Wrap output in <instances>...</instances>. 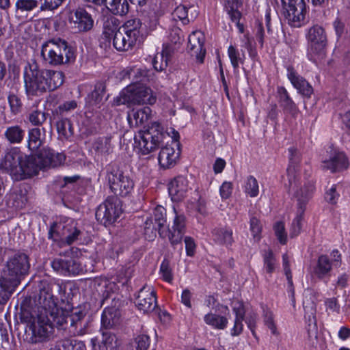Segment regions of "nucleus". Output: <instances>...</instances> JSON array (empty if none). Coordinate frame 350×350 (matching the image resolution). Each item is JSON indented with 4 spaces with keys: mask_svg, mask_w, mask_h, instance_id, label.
<instances>
[{
    "mask_svg": "<svg viewBox=\"0 0 350 350\" xmlns=\"http://www.w3.org/2000/svg\"><path fill=\"white\" fill-rule=\"evenodd\" d=\"M306 39L308 43V57L310 61L317 64L325 56L327 41L325 31L321 26L315 25L308 29Z\"/></svg>",
    "mask_w": 350,
    "mask_h": 350,
    "instance_id": "nucleus-8",
    "label": "nucleus"
},
{
    "mask_svg": "<svg viewBox=\"0 0 350 350\" xmlns=\"http://www.w3.org/2000/svg\"><path fill=\"white\" fill-rule=\"evenodd\" d=\"M47 297V299L52 301L53 306H48L47 305L44 307V313L47 314L51 319L52 322V327L54 325L57 327L63 328L65 325L68 323V319L69 318V314L68 311L64 310L62 308H59L57 306L56 299H55L53 293L52 288L50 285L44 286L40 291L39 297L37 301H41L42 298Z\"/></svg>",
    "mask_w": 350,
    "mask_h": 350,
    "instance_id": "nucleus-11",
    "label": "nucleus"
},
{
    "mask_svg": "<svg viewBox=\"0 0 350 350\" xmlns=\"http://www.w3.org/2000/svg\"><path fill=\"white\" fill-rule=\"evenodd\" d=\"M8 99L11 113L14 115H16L20 113L22 107V103L20 98L18 96L12 94L8 96Z\"/></svg>",
    "mask_w": 350,
    "mask_h": 350,
    "instance_id": "nucleus-55",
    "label": "nucleus"
},
{
    "mask_svg": "<svg viewBox=\"0 0 350 350\" xmlns=\"http://www.w3.org/2000/svg\"><path fill=\"white\" fill-rule=\"evenodd\" d=\"M142 24L139 19L133 18L128 20L122 27L128 35L137 42H139L142 37Z\"/></svg>",
    "mask_w": 350,
    "mask_h": 350,
    "instance_id": "nucleus-36",
    "label": "nucleus"
},
{
    "mask_svg": "<svg viewBox=\"0 0 350 350\" xmlns=\"http://www.w3.org/2000/svg\"><path fill=\"white\" fill-rule=\"evenodd\" d=\"M157 100L150 88L142 83H131L124 88L118 96L113 98L116 105H153Z\"/></svg>",
    "mask_w": 350,
    "mask_h": 350,
    "instance_id": "nucleus-6",
    "label": "nucleus"
},
{
    "mask_svg": "<svg viewBox=\"0 0 350 350\" xmlns=\"http://www.w3.org/2000/svg\"><path fill=\"white\" fill-rule=\"evenodd\" d=\"M303 306L306 310H314V301L312 298V291L307 289L304 291Z\"/></svg>",
    "mask_w": 350,
    "mask_h": 350,
    "instance_id": "nucleus-62",
    "label": "nucleus"
},
{
    "mask_svg": "<svg viewBox=\"0 0 350 350\" xmlns=\"http://www.w3.org/2000/svg\"><path fill=\"white\" fill-rule=\"evenodd\" d=\"M228 56L234 71H238L239 64H243L245 59L244 52L241 53L235 46L230 45L228 48Z\"/></svg>",
    "mask_w": 350,
    "mask_h": 350,
    "instance_id": "nucleus-44",
    "label": "nucleus"
},
{
    "mask_svg": "<svg viewBox=\"0 0 350 350\" xmlns=\"http://www.w3.org/2000/svg\"><path fill=\"white\" fill-rule=\"evenodd\" d=\"M175 217L173 224L167 231L168 239L171 244L174 245L180 243L183 235L186 232V218L183 214H179L174 208Z\"/></svg>",
    "mask_w": 350,
    "mask_h": 350,
    "instance_id": "nucleus-22",
    "label": "nucleus"
},
{
    "mask_svg": "<svg viewBox=\"0 0 350 350\" xmlns=\"http://www.w3.org/2000/svg\"><path fill=\"white\" fill-rule=\"evenodd\" d=\"M165 215V210L163 206L157 207L154 211V220L159 226V234L162 237L165 236V232L161 228L166 221Z\"/></svg>",
    "mask_w": 350,
    "mask_h": 350,
    "instance_id": "nucleus-52",
    "label": "nucleus"
},
{
    "mask_svg": "<svg viewBox=\"0 0 350 350\" xmlns=\"http://www.w3.org/2000/svg\"><path fill=\"white\" fill-rule=\"evenodd\" d=\"M288 79L299 94L305 97L310 98L313 93L312 85L301 76H300L292 66L287 67Z\"/></svg>",
    "mask_w": 350,
    "mask_h": 350,
    "instance_id": "nucleus-23",
    "label": "nucleus"
},
{
    "mask_svg": "<svg viewBox=\"0 0 350 350\" xmlns=\"http://www.w3.org/2000/svg\"><path fill=\"white\" fill-rule=\"evenodd\" d=\"M68 23L75 32H85L94 25L91 15L84 9L79 8L70 13Z\"/></svg>",
    "mask_w": 350,
    "mask_h": 350,
    "instance_id": "nucleus-15",
    "label": "nucleus"
},
{
    "mask_svg": "<svg viewBox=\"0 0 350 350\" xmlns=\"http://www.w3.org/2000/svg\"><path fill=\"white\" fill-rule=\"evenodd\" d=\"M57 131L62 140L68 139L73 134L72 124L68 119H62L57 122Z\"/></svg>",
    "mask_w": 350,
    "mask_h": 350,
    "instance_id": "nucleus-47",
    "label": "nucleus"
},
{
    "mask_svg": "<svg viewBox=\"0 0 350 350\" xmlns=\"http://www.w3.org/2000/svg\"><path fill=\"white\" fill-rule=\"evenodd\" d=\"M105 91V85L103 82L96 83L94 90L86 98V107L90 111L100 107Z\"/></svg>",
    "mask_w": 350,
    "mask_h": 350,
    "instance_id": "nucleus-28",
    "label": "nucleus"
},
{
    "mask_svg": "<svg viewBox=\"0 0 350 350\" xmlns=\"http://www.w3.org/2000/svg\"><path fill=\"white\" fill-rule=\"evenodd\" d=\"M151 109L148 107L133 109L127 113V121L131 127H137L146 123L150 117Z\"/></svg>",
    "mask_w": 350,
    "mask_h": 350,
    "instance_id": "nucleus-29",
    "label": "nucleus"
},
{
    "mask_svg": "<svg viewBox=\"0 0 350 350\" xmlns=\"http://www.w3.org/2000/svg\"><path fill=\"white\" fill-rule=\"evenodd\" d=\"M250 230L254 239L258 241L260 238L262 225L256 217H251L250 221Z\"/></svg>",
    "mask_w": 350,
    "mask_h": 350,
    "instance_id": "nucleus-54",
    "label": "nucleus"
},
{
    "mask_svg": "<svg viewBox=\"0 0 350 350\" xmlns=\"http://www.w3.org/2000/svg\"><path fill=\"white\" fill-rule=\"evenodd\" d=\"M135 304L143 313L152 312L157 307L156 292L151 286H144L138 292Z\"/></svg>",
    "mask_w": 350,
    "mask_h": 350,
    "instance_id": "nucleus-17",
    "label": "nucleus"
},
{
    "mask_svg": "<svg viewBox=\"0 0 350 350\" xmlns=\"http://www.w3.org/2000/svg\"><path fill=\"white\" fill-rule=\"evenodd\" d=\"M137 42L123 30L118 31L113 38L114 48L120 52L131 50Z\"/></svg>",
    "mask_w": 350,
    "mask_h": 350,
    "instance_id": "nucleus-31",
    "label": "nucleus"
},
{
    "mask_svg": "<svg viewBox=\"0 0 350 350\" xmlns=\"http://www.w3.org/2000/svg\"><path fill=\"white\" fill-rule=\"evenodd\" d=\"M25 92L27 96H40L46 92V85L44 70L36 63H28L23 70Z\"/></svg>",
    "mask_w": 350,
    "mask_h": 350,
    "instance_id": "nucleus-9",
    "label": "nucleus"
},
{
    "mask_svg": "<svg viewBox=\"0 0 350 350\" xmlns=\"http://www.w3.org/2000/svg\"><path fill=\"white\" fill-rule=\"evenodd\" d=\"M262 257L264 269L267 273H272L276 267V260L273 252L271 250L265 251Z\"/></svg>",
    "mask_w": 350,
    "mask_h": 350,
    "instance_id": "nucleus-50",
    "label": "nucleus"
},
{
    "mask_svg": "<svg viewBox=\"0 0 350 350\" xmlns=\"http://www.w3.org/2000/svg\"><path fill=\"white\" fill-rule=\"evenodd\" d=\"M129 79L133 81V83H142L152 80V71L144 67L134 66L127 68L125 71Z\"/></svg>",
    "mask_w": 350,
    "mask_h": 350,
    "instance_id": "nucleus-33",
    "label": "nucleus"
},
{
    "mask_svg": "<svg viewBox=\"0 0 350 350\" xmlns=\"http://www.w3.org/2000/svg\"><path fill=\"white\" fill-rule=\"evenodd\" d=\"M88 311L86 305L79 306L73 308L69 314L71 326L75 327L76 329L82 327V320L85 317Z\"/></svg>",
    "mask_w": 350,
    "mask_h": 350,
    "instance_id": "nucleus-41",
    "label": "nucleus"
},
{
    "mask_svg": "<svg viewBox=\"0 0 350 350\" xmlns=\"http://www.w3.org/2000/svg\"><path fill=\"white\" fill-rule=\"evenodd\" d=\"M163 127L153 122L144 131H139L134 137L135 150L139 155H148L155 151L163 141Z\"/></svg>",
    "mask_w": 350,
    "mask_h": 350,
    "instance_id": "nucleus-5",
    "label": "nucleus"
},
{
    "mask_svg": "<svg viewBox=\"0 0 350 350\" xmlns=\"http://www.w3.org/2000/svg\"><path fill=\"white\" fill-rule=\"evenodd\" d=\"M150 337L146 334L137 336L135 339L136 350H147L150 346Z\"/></svg>",
    "mask_w": 350,
    "mask_h": 350,
    "instance_id": "nucleus-58",
    "label": "nucleus"
},
{
    "mask_svg": "<svg viewBox=\"0 0 350 350\" xmlns=\"http://www.w3.org/2000/svg\"><path fill=\"white\" fill-rule=\"evenodd\" d=\"M93 148L98 154L105 155L109 154L113 150L110 137H101L97 139L93 145Z\"/></svg>",
    "mask_w": 350,
    "mask_h": 350,
    "instance_id": "nucleus-45",
    "label": "nucleus"
},
{
    "mask_svg": "<svg viewBox=\"0 0 350 350\" xmlns=\"http://www.w3.org/2000/svg\"><path fill=\"white\" fill-rule=\"evenodd\" d=\"M204 323L215 329H225L228 324V319L216 313L208 312L204 316Z\"/></svg>",
    "mask_w": 350,
    "mask_h": 350,
    "instance_id": "nucleus-37",
    "label": "nucleus"
},
{
    "mask_svg": "<svg viewBox=\"0 0 350 350\" xmlns=\"http://www.w3.org/2000/svg\"><path fill=\"white\" fill-rule=\"evenodd\" d=\"M50 350H86V347L82 341L66 340L58 342Z\"/></svg>",
    "mask_w": 350,
    "mask_h": 350,
    "instance_id": "nucleus-43",
    "label": "nucleus"
},
{
    "mask_svg": "<svg viewBox=\"0 0 350 350\" xmlns=\"http://www.w3.org/2000/svg\"><path fill=\"white\" fill-rule=\"evenodd\" d=\"M224 10L229 16L232 21H238L241 17L239 10L242 5L241 0H224Z\"/></svg>",
    "mask_w": 350,
    "mask_h": 350,
    "instance_id": "nucleus-40",
    "label": "nucleus"
},
{
    "mask_svg": "<svg viewBox=\"0 0 350 350\" xmlns=\"http://www.w3.org/2000/svg\"><path fill=\"white\" fill-rule=\"evenodd\" d=\"M275 234L281 244H285L287 241V234L285 230L284 224L278 221L273 226Z\"/></svg>",
    "mask_w": 350,
    "mask_h": 350,
    "instance_id": "nucleus-56",
    "label": "nucleus"
},
{
    "mask_svg": "<svg viewBox=\"0 0 350 350\" xmlns=\"http://www.w3.org/2000/svg\"><path fill=\"white\" fill-rule=\"evenodd\" d=\"M172 16L175 21H180L183 24H187L189 22L188 10L184 5L177 6L173 12Z\"/></svg>",
    "mask_w": 350,
    "mask_h": 350,
    "instance_id": "nucleus-53",
    "label": "nucleus"
},
{
    "mask_svg": "<svg viewBox=\"0 0 350 350\" xmlns=\"http://www.w3.org/2000/svg\"><path fill=\"white\" fill-rule=\"evenodd\" d=\"M160 274L162 279L169 283L173 280V275L172 269L170 267L169 262L167 260H163L160 265Z\"/></svg>",
    "mask_w": 350,
    "mask_h": 350,
    "instance_id": "nucleus-57",
    "label": "nucleus"
},
{
    "mask_svg": "<svg viewBox=\"0 0 350 350\" xmlns=\"http://www.w3.org/2000/svg\"><path fill=\"white\" fill-rule=\"evenodd\" d=\"M107 8L114 15L124 16L129 11L127 0H106Z\"/></svg>",
    "mask_w": 350,
    "mask_h": 350,
    "instance_id": "nucleus-38",
    "label": "nucleus"
},
{
    "mask_svg": "<svg viewBox=\"0 0 350 350\" xmlns=\"http://www.w3.org/2000/svg\"><path fill=\"white\" fill-rule=\"evenodd\" d=\"M46 116L44 111L36 109L29 112L27 119L32 125L40 126L46 120Z\"/></svg>",
    "mask_w": 350,
    "mask_h": 350,
    "instance_id": "nucleus-51",
    "label": "nucleus"
},
{
    "mask_svg": "<svg viewBox=\"0 0 350 350\" xmlns=\"http://www.w3.org/2000/svg\"><path fill=\"white\" fill-rule=\"evenodd\" d=\"M339 196V193L336 191V185H333L326 192L325 198L329 203L335 204L337 203Z\"/></svg>",
    "mask_w": 350,
    "mask_h": 350,
    "instance_id": "nucleus-64",
    "label": "nucleus"
},
{
    "mask_svg": "<svg viewBox=\"0 0 350 350\" xmlns=\"http://www.w3.org/2000/svg\"><path fill=\"white\" fill-rule=\"evenodd\" d=\"M25 133V130L21 126L12 125L6 128L4 136L10 144H20L24 139Z\"/></svg>",
    "mask_w": 350,
    "mask_h": 350,
    "instance_id": "nucleus-39",
    "label": "nucleus"
},
{
    "mask_svg": "<svg viewBox=\"0 0 350 350\" xmlns=\"http://www.w3.org/2000/svg\"><path fill=\"white\" fill-rule=\"evenodd\" d=\"M232 312L234 314L233 326L230 329V335L232 337L239 336L243 331V321L245 317V309L243 301L234 300L231 303Z\"/></svg>",
    "mask_w": 350,
    "mask_h": 350,
    "instance_id": "nucleus-25",
    "label": "nucleus"
},
{
    "mask_svg": "<svg viewBox=\"0 0 350 350\" xmlns=\"http://www.w3.org/2000/svg\"><path fill=\"white\" fill-rule=\"evenodd\" d=\"M306 13V4L301 0L287 5L286 18L291 26L299 27L304 23Z\"/></svg>",
    "mask_w": 350,
    "mask_h": 350,
    "instance_id": "nucleus-21",
    "label": "nucleus"
},
{
    "mask_svg": "<svg viewBox=\"0 0 350 350\" xmlns=\"http://www.w3.org/2000/svg\"><path fill=\"white\" fill-rule=\"evenodd\" d=\"M119 21L114 16L107 17L103 23V34L107 39L113 38L115 33L120 31L119 28Z\"/></svg>",
    "mask_w": 350,
    "mask_h": 350,
    "instance_id": "nucleus-42",
    "label": "nucleus"
},
{
    "mask_svg": "<svg viewBox=\"0 0 350 350\" xmlns=\"http://www.w3.org/2000/svg\"><path fill=\"white\" fill-rule=\"evenodd\" d=\"M122 213L120 200L116 196L109 197L96 211L98 221L105 225L114 223Z\"/></svg>",
    "mask_w": 350,
    "mask_h": 350,
    "instance_id": "nucleus-13",
    "label": "nucleus"
},
{
    "mask_svg": "<svg viewBox=\"0 0 350 350\" xmlns=\"http://www.w3.org/2000/svg\"><path fill=\"white\" fill-rule=\"evenodd\" d=\"M41 55L50 65L59 66L74 61V52L64 40L53 39L42 45Z\"/></svg>",
    "mask_w": 350,
    "mask_h": 350,
    "instance_id": "nucleus-4",
    "label": "nucleus"
},
{
    "mask_svg": "<svg viewBox=\"0 0 350 350\" xmlns=\"http://www.w3.org/2000/svg\"><path fill=\"white\" fill-rule=\"evenodd\" d=\"M46 79V91H53L60 87L64 81V75L61 71L53 70H43Z\"/></svg>",
    "mask_w": 350,
    "mask_h": 350,
    "instance_id": "nucleus-35",
    "label": "nucleus"
},
{
    "mask_svg": "<svg viewBox=\"0 0 350 350\" xmlns=\"http://www.w3.org/2000/svg\"><path fill=\"white\" fill-rule=\"evenodd\" d=\"M29 257L24 253H16L10 256L3 270L2 279L13 286H17L29 269Z\"/></svg>",
    "mask_w": 350,
    "mask_h": 350,
    "instance_id": "nucleus-7",
    "label": "nucleus"
},
{
    "mask_svg": "<svg viewBox=\"0 0 350 350\" xmlns=\"http://www.w3.org/2000/svg\"><path fill=\"white\" fill-rule=\"evenodd\" d=\"M81 231L77 228L75 221L69 220L66 223L55 224L51 228L49 237L55 241H59L68 245L73 243L80 234Z\"/></svg>",
    "mask_w": 350,
    "mask_h": 350,
    "instance_id": "nucleus-12",
    "label": "nucleus"
},
{
    "mask_svg": "<svg viewBox=\"0 0 350 350\" xmlns=\"http://www.w3.org/2000/svg\"><path fill=\"white\" fill-rule=\"evenodd\" d=\"M331 259L327 255L322 254L319 256L314 272L318 278L322 279L327 275L332 267H338L341 265V254L338 250L331 252Z\"/></svg>",
    "mask_w": 350,
    "mask_h": 350,
    "instance_id": "nucleus-14",
    "label": "nucleus"
},
{
    "mask_svg": "<svg viewBox=\"0 0 350 350\" xmlns=\"http://www.w3.org/2000/svg\"><path fill=\"white\" fill-rule=\"evenodd\" d=\"M168 39L170 42L168 44H171L175 46H178L181 42V30L178 28L172 29L168 36Z\"/></svg>",
    "mask_w": 350,
    "mask_h": 350,
    "instance_id": "nucleus-61",
    "label": "nucleus"
},
{
    "mask_svg": "<svg viewBox=\"0 0 350 350\" xmlns=\"http://www.w3.org/2000/svg\"><path fill=\"white\" fill-rule=\"evenodd\" d=\"M205 36L201 31H193L188 38L187 48L193 53L200 63L203 62L206 53L204 48Z\"/></svg>",
    "mask_w": 350,
    "mask_h": 350,
    "instance_id": "nucleus-24",
    "label": "nucleus"
},
{
    "mask_svg": "<svg viewBox=\"0 0 350 350\" xmlns=\"http://www.w3.org/2000/svg\"><path fill=\"white\" fill-rule=\"evenodd\" d=\"M244 191L251 198H255L258 195L259 186L258 180L253 176L246 178L244 185Z\"/></svg>",
    "mask_w": 350,
    "mask_h": 350,
    "instance_id": "nucleus-49",
    "label": "nucleus"
},
{
    "mask_svg": "<svg viewBox=\"0 0 350 350\" xmlns=\"http://www.w3.org/2000/svg\"><path fill=\"white\" fill-rule=\"evenodd\" d=\"M39 7L38 0H16L15 8L17 12L28 13Z\"/></svg>",
    "mask_w": 350,
    "mask_h": 350,
    "instance_id": "nucleus-48",
    "label": "nucleus"
},
{
    "mask_svg": "<svg viewBox=\"0 0 350 350\" xmlns=\"http://www.w3.org/2000/svg\"><path fill=\"white\" fill-rule=\"evenodd\" d=\"M212 239L218 245L229 247L234 242L233 231L229 227H220L213 229Z\"/></svg>",
    "mask_w": 350,
    "mask_h": 350,
    "instance_id": "nucleus-32",
    "label": "nucleus"
},
{
    "mask_svg": "<svg viewBox=\"0 0 350 350\" xmlns=\"http://www.w3.org/2000/svg\"><path fill=\"white\" fill-rule=\"evenodd\" d=\"M117 311L113 308H105L101 316V325L106 329L111 327L118 322Z\"/></svg>",
    "mask_w": 350,
    "mask_h": 350,
    "instance_id": "nucleus-46",
    "label": "nucleus"
},
{
    "mask_svg": "<svg viewBox=\"0 0 350 350\" xmlns=\"http://www.w3.org/2000/svg\"><path fill=\"white\" fill-rule=\"evenodd\" d=\"M101 342L105 350H107L109 347H113V343L116 342V336L107 330L103 331Z\"/></svg>",
    "mask_w": 350,
    "mask_h": 350,
    "instance_id": "nucleus-63",
    "label": "nucleus"
},
{
    "mask_svg": "<svg viewBox=\"0 0 350 350\" xmlns=\"http://www.w3.org/2000/svg\"><path fill=\"white\" fill-rule=\"evenodd\" d=\"M280 106L282 107L285 113L291 115L293 118H296L298 113L299 112L297 105L292 100V98L288 101L283 103Z\"/></svg>",
    "mask_w": 350,
    "mask_h": 350,
    "instance_id": "nucleus-59",
    "label": "nucleus"
},
{
    "mask_svg": "<svg viewBox=\"0 0 350 350\" xmlns=\"http://www.w3.org/2000/svg\"><path fill=\"white\" fill-rule=\"evenodd\" d=\"M64 0H40L41 2L40 10H53L59 8Z\"/></svg>",
    "mask_w": 350,
    "mask_h": 350,
    "instance_id": "nucleus-60",
    "label": "nucleus"
},
{
    "mask_svg": "<svg viewBox=\"0 0 350 350\" xmlns=\"http://www.w3.org/2000/svg\"><path fill=\"white\" fill-rule=\"evenodd\" d=\"M46 305L54 306L52 301L47 299V297L42 298L41 301H36V310L32 314V321L29 326L31 336L27 339L29 342H45L49 340L52 336L53 327L51 320L44 313Z\"/></svg>",
    "mask_w": 350,
    "mask_h": 350,
    "instance_id": "nucleus-3",
    "label": "nucleus"
},
{
    "mask_svg": "<svg viewBox=\"0 0 350 350\" xmlns=\"http://www.w3.org/2000/svg\"><path fill=\"white\" fill-rule=\"evenodd\" d=\"M327 157L323 160L322 167L324 169L329 170L332 172H336L346 170L349 167V161L343 152L332 147L327 151Z\"/></svg>",
    "mask_w": 350,
    "mask_h": 350,
    "instance_id": "nucleus-18",
    "label": "nucleus"
},
{
    "mask_svg": "<svg viewBox=\"0 0 350 350\" xmlns=\"http://www.w3.org/2000/svg\"><path fill=\"white\" fill-rule=\"evenodd\" d=\"M107 178L110 189L116 196H126L133 190L134 182L131 177L124 174L117 167L109 168Z\"/></svg>",
    "mask_w": 350,
    "mask_h": 350,
    "instance_id": "nucleus-10",
    "label": "nucleus"
},
{
    "mask_svg": "<svg viewBox=\"0 0 350 350\" xmlns=\"http://www.w3.org/2000/svg\"><path fill=\"white\" fill-rule=\"evenodd\" d=\"M27 202V191L25 188H13L6 196L7 206L14 210L23 208Z\"/></svg>",
    "mask_w": 350,
    "mask_h": 350,
    "instance_id": "nucleus-27",
    "label": "nucleus"
},
{
    "mask_svg": "<svg viewBox=\"0 0 350 350\" xmlns=\"http://www.w3.org/2000/svg\"><path fill=\"white\" fill-rule=\"evenodd\" d=\"M0 168L6 171L14 180H21L37 174L33 156L23 154L18 148L8 149L0 163Z\"/></svg>",
    "mask_w": 350,
    "mask_h": 350,
    "instance_id": "nucleus-2",
    "label": "nucleus"
},
{
    "mask_svg": "<svg viewBox=\"0 0 350 350\" xmlns=\"http://www.w3.org/2000/svg\"><path fill=\"white\" fill-rule=\"evenodd\" d=\"M288 152L290 161L287 168L288 183L284 185L288 193L297 198L298 201L296 215L290 228V237H295L301 232L306 202L314 191V185L312 183L304 184V186L301 185L297 176L298 163L300 161L299 153L293 147L288 148Z\"/></svg>",
    "mask_w": 350,
    "mask_h": 350,
    "instance_id": "nucleus-1",
    "label": "nucleus"
},
{
    "mask_svg": "<svg viewBox=\"0 0 350 350\" xmlns=\"http://www.w3.org/2000/svg\"><path fill=\"white\" fill-rule=\"evenodd\" d=\"M34 162L37 165V174L42 168L46 167H57L62 164L66 159V157L62 153L55 152L49 148H44L37 154L33 156Z\"/></svg>",
    "mask_w": 350,
    "mask_h": 350,
    "instance_id": "nucleus-16",
    "label": "nucleus"
},
{
    "mask_svg": "<svg viewBox=\"0 0 350 350\" xmlns=\"http://www.w3.org/2000/svg\"><path fill=\"white\" fill-rule=\"evenodd\" d=\"M180 154L178 142L172 140L161 149L158 157L159 165L164 169L170 168L176 165Z\"/></svg>",
    "mask_w": 350,
    "mask_h": 350,
    "instance_id": "nucleus-20",
    "label": "nucleus"
},
{
    "mask_svg": "<svg viewBox=\"0 0 350 350\" xmlns=\"http://www.w3.org/2000/svg\"><path fill=\"white\" fill-rule=\"evenodd\" d=\"M177 49L171 44L165 43L163 45V50L161 54L157 55L152 60V66L155 70L162 71L165 69L172 55Z\"/></svg>",
    "mask_w": 350,
    "mask_h": 350,
    "instance_id": "nucleus-30",
    "label": "nucleus"
},
{
    "mask_svg": "<svg viewBox=\"0 0 350 350\" xmlns=\"http://www.w3.org/2000/svg\"><path fill=\"white\" fill-rule=\"evenodd\" d=\"M189 189L187 179L184 176H177L168 185V191L173 201H180Z\"/></svg>",
    "mask_w": 350,
    "mask_h": 350,
    "instance_id": "nucleus-26",
    "label": "nucleus"
},
{
    "mask_svg": "<svg viewBox=\"0 0 350 350\" xmlns=\"http://www.w3.org/2000/svg\"><path fill=\"white\" fill-rule=\"evenodd\" d=\"M46 137L44 128L34 127L28 131L27 146L31 150H36L44 144Z\"/></svg>",
    "mask_w": 350,
    "mask_h": 350,
    "instance_id": "nucleus-34",
    "label": "nucleus"
},
{
    "mask_svg": "<svg viewBox=\"0 0 350 350\" xmlns=\"http://www.w3.org/2000/svg\"><path fill=\"white\" fill-rule=\"evenodd\" d=\"M51 265L55 271L63 275H75L83 271L81 264L72 258H55Z\"/></svg>",
    "mask_w": 350,
    "mask_h": 350,
    "instance_id": "nucleus-19",
    "label": "nucleus"
}]
</instances>
